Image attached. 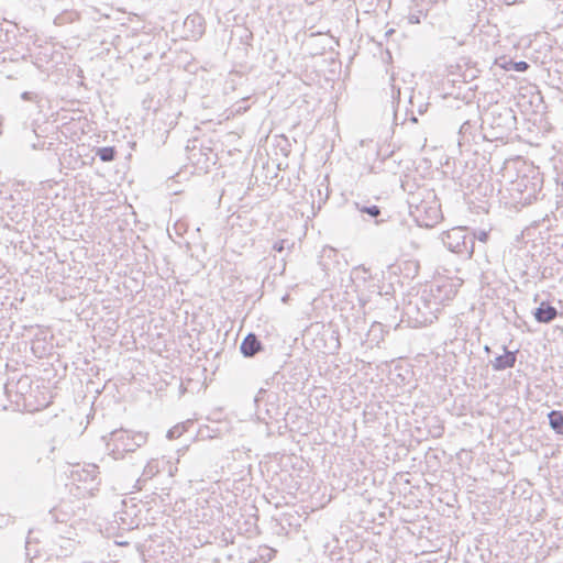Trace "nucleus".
<instances>
[{
  "label": "nucleus",
  "instance_id": "nucleus-5",
  "mask_svg": "<svg viewBox=\"0 0 563 563\" xmlns=\"http://www.w3.org/2000/svg\"><path fill=\"white\" fill-rule=\"evenodd\" d=\"M284 505H289L294 499H297L298 494L303 495V478L300 475L294 476L292 473L284 477Z\"/></svg>",
  "mask_w": 563,
  "mask_h": 563
},
{
  "label": "nucleus",
  "instance_id": "nucleus-30",
  "mask_svg": "<svg viewBox=\"0 0 563 563\" xmlns=\"http://www.w3.org/2000/svg\"><path fill=\"white\" fill-rule=\"evenodd\" d=\"M409 21H410V23H415V24H416V23H420L419 15L411 14V15L409 16Z\"/></svg>",
  "mask_w": 563,
  "mask_h": 563
},
{
  "label": "nucleus",
  "instance_id": "nucleus-33",
  "mask_svg": "<svg viewBox=\"0 0 563 563\" xmlns=\"http://www.w3.org/2000/svg\"><path fill=\"white\" fill-rule=\"evenodd\" d=\"M245 110H246V108H245V107L239 106V107H236V108L233 110V112H234V113H242V112H243V111H245Z\"/></svg>",
  "mask_w": 563,
  "mask_h": 563
},
{
  "label": "nucleus",
  "instance_id": "nucleus-2",
  "mask_svg": "<svg viewBox=\"0 0 563 563\" xmlns=\"http://www.w3.org/2000/svg\"><path fill=\"white\" fill-rule=\"evenodd\" d=\"M442 242L453 253L467 257L474 253V238H471L466 228H452L443 234Z\"/></svg>",
  "mask_w": 563,
  "mask_h": 563
},
{
  "label": "nucleus",
  "instance_id": "nucleus-18",
  "mask_svg": "<svg viewBox=\"0 0 563 563\" xmlns=\"http://www.w3.org/2000/svg\"><path fill=\"white\" fill-rule=\"evenodd\" d=\"M285 78H286V75L284 74V85L285 84L291 85L290 88L294 90V95L298 93L299 97L306 96L305 91L307 90L308 85L303 80H301L295 76H291L288 80H285Z\"/></svg>",
  "mask_w": 563,
  "mask_h": 563
},
{
  "label": "nucleus",
  "instance_id": "nucleus-22",
  "mask_svg": "<svg viewBox=\"0 0 563 563\" xmlns=\"http://www.w3.org/2000/svg\"><path fill=\"white\" fill-rule=\"evenodd\" d=\"M21 98L25 101L34 102L36 104H38L42 100L40 95L34 91H24L22 92ZM37 108H40V106H37Z\"/></svg>",
  "mask_w": 563,
  "mask_h": 563
},
{
  "label": "nucleus",
  "instance_id": "nucleus-6",
  "mask_svg": "<svg viewBox=\"0 0 563 563\" xmlns=\"http://www.w3.org/2000/svg\"><path fill=\"white\" fill-rule=\"evenodd\" d=\"M284 371H287L289 375V379L284 382V385H289L292 390L307 379V368L302 363H284Z\"/></svg>",
  "mask_w": 563,
  "mask_h": 563
},
{
  "label": "nucleus",
  "instance_id": "nucleus-36",
  "mask_svg": "<svg viewBox=\"0 0 563 563\" xmlns=\"http://www.w3.org/2000/svg\"><path fill=\"white\" fill-rule=\"evenodd\" d=\"M526 180H528V179H527V178H525V177H523V178H521V179H520V181H518V184H517V185H518V187L522 186V185H523V183H525Z\"/></svg>",
  "mask_w": 563,
  "mask_h": 563
},
{
  "label": "nucleus",
  "instance_id": "nucleus-26",
  "mask_svg": "<svg viewBox=\"0 0 563 563\" xmlns=\"http://www.w3.org/2000/svg\"><path fill=\"white\" fill-rule=\"evenodd\" d=\"M549 7L555 13L563 14V0H549Z\"/></svg>",
  "mask_w": 563,
  "mask_h": 563
},
{
  "label": "nucleus",
  "instance_id": "nucleus-29",
  "mask_svg": "<svg viewBox=\"0 0 563 563\" xmlns=\"http://www.w3.org/2000/svg\"><path fill=\"white\" fill-rule=\"evenodd\" d=\"M265 394V389L261 388L258 395L255 397V401L260 402L263 399V395Z\"/></svg>",
  "mask_w": 563,
  "mask_h": 563
},
{
  "label": "nucleus",
  "instance_id": "nucleus-14",
  "mask_svg": "<svg viewBox=\"0 0 563 563\" xmlns=\"http://www.w3.org/2000/svg\"><path fill=\"white\" fill-rule=\"evenodd\" d=\"M549 424L556 434H563V413L559 410H552L548 413Z\"/></svg>",
  "mask_w": 563,
  "mask_h": 563
},
{
  "label": "nucleus",
  "instance_id": "nucleus-25",
  "mask_svg": "<svg viewBox=\"0 0 563 563\" xmlns=\"http://www.w3.org/2000/svg\"><path fill=\"white\" fill-rule=\"evenodd\" d=\"M471 238H474L475 240H478L479 242H487L488 240V232L485 230H475L472 233H470Z\"/></svg>",
  "mask_w": 563,
  "mask_h": 563
},
{
  "label": "nucleus",
  "instance_id": "nucleus-39",
  "mask_svg": "<svg viewBox=\"0 0 563 563\" xmlns=\"http://www.w3.org/2000/svg\"><path fill=\"white\" fill-rule=\"evenodd\" d=\"M308 4H312L313 0H305Z\"/></svg>",
  "mask_w": 563,
  "mask_h": 563
},
{
  "label": "nucleus",
  "instance_id": "nucleus-12",
  "mask_svg": "<svg viewBox=\"0 0 563 563\" xmlns=\"http://www.w3.org/2000/svg\"><path fill=\"white\" fill-rule=\"evenodd\" d=\"M474 125L470 121H465L460 130H459V140L457 144L460 147L464 145H468L471 142L475 141L476 135L473 134Z\"/></svg>",
  "mask_w": 563,
  "mask_h": 563
},
{
  "label": "nucleus",
  "instance_id": "nucleus-17",
  "mask_svg": "<svg viewBox=\"0 0 563 563\" xmlns=\"http://www.w3.org/2000/svg\"><path fill=\"white\" fill-rule=\"evenodd\" d=\"M161 462L158 460H151L147 462V464L144 466L143 473L141 478H139V483L142 481L151 479L153 476L159 473Z\"/></svg>",
  "mask_w": 563,
  "mask_h": 563
},
{
  "label": "nucleus",
  "instance_id": "nucleus-21",
  "mask_svg": "<svg viewBox=\"0 0 563 563\" xmlns=\"http://www.w3.org/2000/svg\"><path fill=\"white\" fill-rule=\"evenodd\" d=\"M277 554V550L267 545L260 547L258 556L263 563L271 561Z\"/></svg>",
  "mask_w": 563,
  "mask_h": 563
},
{
  "label": "nucleus",
  "instance_id": "nucleus-9",
  "mask_svg": "<svg viewBox=\"0 0 563 563\" xmlns=\"http://www.w3.org/2000/svg\"><path fill=\"white\" fill-rule=\"evenodd\" d=\"M503 355H498L490 361L492 367L496 372L512 368L517 361V351H508L506 345H503Z\"/></svg>",
  "mask_w": 563,
  "mask_h": 563
},
{
  "label": "nucleus",
  "instance_id": "nucleus-23",
  "mask_svg": "<svg viewBox=\"0 0 563 563\" xmlns=\"http://www.w3.org/2000/svg\"><path fill=\"white\" fill-rule=\"evenodd\" d=\"M9 46V32L0 24V53Z\"/></svg>",
  "mask_w": 563,
  "mask_h": 563
},
{
  "label": "nucleus",
  "instance_id": "nucleus-19",
  "mask_svg": "<svg viewBox=\"0 0 563 563\" xmlns=\"http://www.w3.org/2000/svg\"><path fill=\"white\" fill-rule=\"evenodd\" d=\"M356 209L364 214H367L371 219H375L377 221V218L382 214V210L376 205H367L363 202H355Z\"/></svg>",
  "mask_w": 563,
  "mask_h": 563
},
{
  "label": "nucleus",
  "instance_id": "nucleus-4",
  "mask_svg": "<svg viewBox=\"0 0 563 563\" xmlns=\"http://www.w3.org/2000/svg\"><path fill=\"white\" fill-rule=\"evenodd\" d=\"M99 466L96 464H88L86 466H76L70 471V478L75 483L84 484L87 490H93L100 483L98 474Z\"/></svg>",
  "mask_w": 563,
  "mask_h": 563
},
{
  "label": "nucleus",
  "instance_id": "nucleus-20",
  "mask_svg": "<svg viewBox=\"0 0 563 563\" xmlns=\"http://www.w3.org/2000/svg\"><path fill=\"white\" fill-rule=\"evenodd\" d=\"M188 424H191V422L187 421V422L178 423V424L174 426L173 428H170L166 433L167 439L174 440V439L179 438L186 431V428Z\"/></svg>",
  "mask_w": 563,
  "mask_h": 563
},
{
  "label": "nucleus",
  "instance_id": "nucleus-3",
  "mask_svg": "<svg viewBox=\"0 0 563 563\" xmlns=\"http://www.w3.org/2000/svg\"><path fill=\"white\" fill-rule=\"evenodd\" d=\"M456 294L453 285L446 280L435 282L429 286V290L424 289L421 300H423L424 307L430 303L439 306L444 301L451 300Z\"/></svg>",
  "mask_w": 563,
  "mask_h": 563
},
{
  "label": "nucleus",
  "instance_id": "nucleus-27",
  "mask_svg": "<svg viewBox=\"0 0 563 563\" xmlns=\"http://www.w3.org/2000/svg\"><path fill=\"white\" fill-rule=\"evenodd\" d=\"M271 407L272 408L266 409L267 415L269 416V418L278 421L277 416L279 415V406L278 405L275 406L274 404H271Z\"/></svg>",
  "mask_w": 563,
  "mask_h": 563
},
{
  "label": "nucleus",
  "instance_id": "nucleus-31",
  "mask_svg": "<svg viewBox=\"0 0 563 563\" xmlns=\"http://www.w3.org/2000/svg\"><path fill=\"white\" fill-rule=\"evenodd\" d=\"M44 144H45V141H38L37 143L32 144V147H33L34 150L43 148V147H44Z\"/></svg>",
  "mask_w": 563,
  "mask_h": 563
},
{
  "label": "nucleus",
  "instance_id": "nucleus-16",
  "mask_svg": "<svg viewBox=\"0 0 563 563\" xmlns=\"http://www.w3.org/2000/svg\"><path fill=\"white\" fill-rule=\"evenodd\" d=\"M498 65L505 70H514L517 73H523L529 68V64L525 60L515 62L511 59L507 60L505 58H503Z\"/></svg>",
  "mask_w": 563,
  "mask_h": 563
},
{
  "label": "nucleus",
  "instance_id": "nucleus-13",
  "mask_svg": "<svg viewBox=\"0 0 563 563\" xmlns=\"http://www.w3.org/2000/svg\"><path fill=\"white\" fill-rule=\"evenodd\" d=\"M263 63L276 73H279V54L276 49L267 48L263 53Z\"/></svg>",
  "mask_w": 563,
  "mask_h": 563
},
{
  "label": "nucleus",
  "instance_id": "nucleus-10",
  "mask_svg": "<svg viewBox=\"0 0 563 563\" xmlns=\"http://www.w3.org/2000/svg\"><path fill=\"white\" fill-rule=\"evenodd\" d=\"M558 314L556 308L551 306L549 301H542L533 311V317L539 323H550Z\"/></svg>",
  "mask_w": 563,
  "mask_h": 563
},
{
  "label": "nucleus",
  "instance_id": "nucleus-1",
  "mask_svg": "<svg viewBox=\"0 0 563 563\" xmlns=\"http://www.w3.org/2000/svg\"><path fill=\"white\" fill-rule=\"evenodd\" d=\"M490 129L492 139H504L516 125L514 111L507 107H498L488 112L483 120Z\"/></svg>",
  "mask_w": 563,
  "mask_h": 563
},
{
  "label": "nucleus",
  "instance_id": "nucleus-28",
  "mask_svg": "<svg viewBox=\"0 0 563 563\" xmlns=\"http://www.w3.org/2000/svg\"><path fill=\"white\" fill-rule=\"evenodd\" d=\"M273 250L282 253V240H277L273 243Z\"/></svg>",
  "mask_w": 563,
  "mask_h": 563
},
{
  "label": "nucleus",
  "instance_id": "nucleus-8",
  "mask_svg": "<svg viewBox=\"0 0 563 563\" xmlns=\"http://www.w3.org/2000/svg\"><path fill=\"white\" fill-rule=\"evenodd\" d=\"M109 440L114 442V449L112 451L132 452L134 451L133 442L131 441V434L126 431L114 430L109 433Z\"/></svg>",
  "mask_w": 563,
  "mask_h": 563
},
{
  "label": "nucleus",
  "instance_id": "nucleus-24",
  "mask_svg": "<svg viewBox=\"0 0 563 563\" xmlns=\"http://www.w3.org/2000/svg\"><path fill=\"white\" fill-rule=\"evenodd\" d=\"M146 440H147L146 434H143L141 432L131 434V441L133 442L134 451L136 450V448H140L143 444H145Z\"/></svg>",
  "mask_w": 563,
  "mask_h": 563
},
{
  "label": "nucleus",
  "instance_id": "nucleus-15",
  "mask_svg": "<svg viewBox=\"0 0 563 563\" xmlns=\"http://www.w3.org/2000/svg\"><path fill=\"white\" fill-rule=\"evenodd\" d=\"M117 148L115 146H101L96 147L95 155L104 163L113 162L117 157Z\"/></svg>",
  "mask_w": 563,
  "mask_h": 563
},
{
  "label": "nucleus",
  "instance_id": "nucleus-32",
  "mask_svg": "<svg viewBox=\"0 0 563 563\" xmlns=\"http://www.w3.org/2000/svg\"><path fill=\"white\" fill-rule=\"evenodd\" d=\"M277 375H278V371L275 372V374L271 378L266 379V385L274 384V380L276 379Z\"/></svg>",
  "mask_w": 563,
  "mask_h": 563
},
{
  "label": "nucleus",
  "instance_id": "nucleus-38",
  "mask_svg": "<svg viewBox=\"0 0 563 563\" xmlns=\"http://www.w3.org/2000/svg\"><path fill=\"white\" fill-rule=\"evenodd\" d=\"M277 169L282 170V164L280 163L277 164Z\"/></svg>",
  "mask_w": 563,
  "mask_h": 563
},
{
  "label": "nucleus",
  "instance_id": "nucleus-11",
  "mask_svg": "<svg viewBox=\"0 0 563 563\" xmlns=\"http://www.w3.org/2000/svg\"><path fill=\"white\" fill-rule=\"evenodd\" d=\"M184 25L190 31L191 37H200L205 32V20L200 14H189Z\"/></svg>",
  "mask_w": 563,
  "mask_h": 563
},
{
  "label": "nucleus",
  "instance_id": "nucleus-34",
  "mask_svg": "<svg viewBox=\"0 0 563 563\" xmlns=\"http://www.w3.org/2000/svg\"><path fill=\"white\" fill-rule=\"evenodd\" d=\"M284 203H287L288 206H291L294 205L295 202L291 201V199H288L285 195H284Z\"/></svg>",
  "mask_w": 563,
  "mask_h": 563
},
{
  "label": "nucleus",
  "instance_id": "nucleus-37",
  "mask_svg": "<svg viewBox=\"0 0 563 563\" xmlns=\"http://www.w3.org/2000/svg\"><path fill=\"white\" fill-rule=\"evenodd\" d=\"M484 351H485L486 353H490V347H489L488 345H485V346H484Z\"/></svg>",
  "mask_w": 563,
  "mask_h": 563
},
{
  "label": "nucleus",
  "instance_id": "nucleus-35",
  "mask_svg": "<svg viewBox=\"0 0 563 563\" xmlns=\"http://www.w3.org/2000/svg\"><path fill=\"white\" fill-rule=\"evenodd\" d=\"M295 191H298L299 194L305 191V188L302 186H299L297 185L296 188L294 189Z\"/></svg>",
  "mask_w": 563,
  "mask_h": 563
},
{
  "label": "nucleus",
  "instance_id": "nucleus-7",
  "mask_svg": "<svg viewBox=\"0 0 563 563\" xmlns=\"http://www.w3.org/2000/svg\"><path fill=\"white\" fill-rule=\"evenodd\" d=\"M263 350L264 345L262 341L253 332L247 333L240 344V352L244 357H253L257 352Z\"/></svg>",
  "mask_w": 563,
  "mask_h": 563
}]
</instances>
